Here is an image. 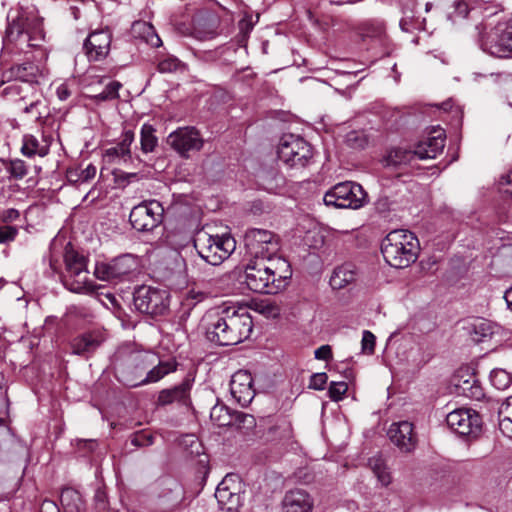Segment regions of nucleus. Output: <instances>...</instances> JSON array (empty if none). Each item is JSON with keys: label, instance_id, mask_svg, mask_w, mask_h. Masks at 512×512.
Segmentation results:
<instances>
[{"label": "nucleus", "instance_id": "f257e3e1", "mask_svg": "<svg viewBox=\"0 0 512 512\" xmlns=\"http://www.w3.org/2000/svg\"><path fill=\"white\" fill-rule=\"evenodd\" d=\"M205 321L207 339L220 346L241 343L250 336L253 328L249 313L234 307H224L209 313Z\"/></svg>", "mask_w": 512, "mask_h": 512}, {"label": "nucleus", "instance_id": "f03ea898", "mask_svg": "<svg viewBox=\"0 0 512 512\" xmlns=\"http://www.w3.org/2000/svg\"><path fill=\"white\" fill-rule=\"evenodd\" d=\"M292 276L286 259L250 260L245 269V284L256 293L277 294Z\"/></svg>", "mask_w": 512, "mask_h": 512}, {"label": "nucleus", "instance_id": "7ed1b4c3", "mask_svg": "<svg viewBox=\"0 0 512 512\" xmlns=\"http://www.w3.org/2000/svg\"><path fill=\"white\" fill-rule=\"evenodd\" d=\"M381 252L390 266L399 269L406 268L416 261L419 242L410 231L393 230L382 241Z\"/></svg>", "mask_w": 512, "mask_h": 512}, {"label": "nucleus", "instance_id": "20e7f679", "mask_svg": "<svg viewBox=\"0 0 512 512\" xmlns=\"http://www.w3.org/2000/svg\"><path fill=\"white\" fill-rule=\"evenodd\" d=\"M44 41L42 23L37 18H28L25 14H18L10 20L5 31L4 42L15 44L24 51L26 48L40 47Z\"/></svg>", "mask_w": 512, "mask_h": 512}, {"label": "nucleus", "instance_id": "39448f33", "mask_svg": "<svg viewBox=\"0 0 512 512\" xmlns=\"http://www.w3.org/2000/svg\"><path fill=\"white\" fill-rule=\"evenodd\" d=\"M65 272L62 275L63 285L74 293L87 294L95 290L89 280L86 258L72 247H66L64 254Z\"/></svg>", "mask_w": 512, "mask_h": 512}, {"label": "nucleus", "instance_id": "423d86ee", "mask_svg": "<svg viewBox=\"0 0 512 512\" xmlns=\"http://www.w3.org/2000/svg\"><path fill=\"white\" fill-rule=\"evenodd\" d=\"M278 158L291 168H305L313 160L314 151L303 137L292 133L283 134L277 148Z\"/></svg>", "mask_w": 512, "mask_h": 512}, {"label": "nucleus", "instance_id": "0eeeda50", "mask_svg": "<svg viewBox=\"0 0 512 512\" xmlns=\"http://www.w3.org/2000/svg\"><path fill=\"white\" fill-rule=\"evenodd\" d=\"M199 256L208 264L220 265L235 249V240L228 234H201L194 242Z\"/></svg>", "mask_w": 512, "mask_h": 512}, {"label": "nucleus", "instance_id": "6e6552de", "mask_svg": "<svg viewBox=\"0 0 512 512\" xmlns=\"http://www.w3.org/2000/svg\"><path fill=\"white\" fill-rule=\"evenodd\" d=\"M153 362V356L149 354L130 353L117 360L115 364L116 378L127 387L146 385V382H142V380Z\"/></svg>", "mask_w": 512, "mask_h": 512}, {"label": "nucleus", "instance_id": "1a4fd4ad", "mask_svg": "<svg viewBox=\"0 0 512 512\" xmlns=\"http://www.w3.org/2000/svg\"><path fill=\"white\" fill-rule=\"evenodd\" d=\"M247 253L252 260L283 259L278 256L280 250V238L272 231L265 229H249L244 236Z\"/></svg>", "mask_w": 512, "mask_h": 512}, {"label": "nucleus", "instance_id": "9d476101", "mask_svg": "<svg viewBox=\"0 0 512 512\" xmlns=\"http://www.w3.org/2000/svg\"><path fill=\"white\" fill-rule=\"evenodd\" d=\"M367 194L360 184L355 182H342L336 184L324 195L325 205L336 208L358 209L366 201Z\"/></svg>", "mask_w": 512, "mask_h": 512}, {"label": "nucleus", "instance_id": "9b49d317", "mask_svg": "<svg viewBox=\"0 0 512 512\" xmlns=\"http://www.w3.org/2000/svg\"><path fill=\"white\" fill-rule=\"evenodd\" d=\"M133 302L140 313L152 317L164 315L169 306L168 293L165 290L145 285L134 291Z\"/></svg>", "mask_w": 512, "mask_h": 512}, {"label": "nucleus", "instance_id": "f8f14e48", "mask_svg": "<svg viewBox=\"0 0 512 512\" xmlns=\"http://www.w3.org/2000/svg\"><path fill=\"white\" fill-rule=\"evenodd\" d=\"M481 47L488 54L504 58L512 53V18L499 22L489 32L483 35Z\"/></svg>", "mask_w": 512, "mask_h": 512}, {"label": "nucleus", "instance_id": "ddd939ff", "mask_svg": "<svg viewBox=\"0 0 512 512\" xmlns=\"http://www.w3.org/2000/svg\"><path fill=\"white\" fill-rule=\"evenodd\" d=\"M163 212L164 209L159 201H144L132 208L129 220L137 231H152L161 223Z\"/></svg>", "mask_w": 512, "mask_h": 512}, {"label": "nucleus", "instance_id": "4468645a", "mask_svg": "<svg viewBox=\"0 0 512 512\" xmlns=\"http://www.w3.org/2000/svg\"><path fill=\"white\" fill-rule=\"evenodd\" d=\"M242 485L237 474H227L218 484L215 498L219 508L226 512H236L242 504Z\"/></svg>", "mask_w": 512, "mask_h": 512}, {"label": "nucleus", "instance_id": "2eb2a0df", "mask_svg": "<svg viewBox=\"0 0 512 512\" xmlns=\"http://www.w3.org/2000/svg\"><path fill=\"white\" fill-rule=\"evenodd\" d=\"M137 267V258L131 254H124L110 262L97 263L94 274L99 280L112 281L133 273Z\"/></svg>", "mask_w": 512, "mask_h": 512}, {"label": "nucleus", "instance_id": "dca6fc26", "mask_svg": "<svg viewBox=\"0 0 512 512\" xmlns=\"http://www.w3.org/2000/svg\"><path fill=\"white\" fill-rule=\"evenodd\" d=\"M447 425L461 436L476 437L482 427L480 415L473 409L459 408L446 416Z\"/></svg>", "mask_w": 512, "mask_h": 512}, {"label": "nucleus", "instance_id": "f3484780", "mask_svg": "<svg viewBox=\"0 0 512 512\" xmlns=\"http://www.w3.org/2000/svg\"><path fill=\"white\" fill-rule=\"evenodd\" d=\"M167 142L184 158H188L190 152L200 151L204 145L200 132L190 126L180 127L171 132L168 135Z\"/></svg>", "mask_w": 512, "mask_h": 512}, {"label": "nucleus", "instance_id": "a211bd4d", "mask_svg": "<svg viewBox=\"0 0 512 512\" xmlns=\"http://www.w3.org/2000/svg\"><path fill=\"white\" fill-rule=\"evenodd\" d=\"M4 93L10 100L14 101L17 109L24 114L30 115L33 119L42 118V108H45L43 101L32 93L22 95L23 89L18 84H11L4 89Z\"/></svg>", "mask_w": 512, "mask_h": 512}, {"label": "nucleus", "instance_id": "6ab92c4d", "mask_svg": "<svg viewBox=\"0 0 512 512\" xmlns=\"http://www.w3.org/2000/svg\"><path fill=\"white\" fill-rule=\"evenodd\" d=\"M112 32L109 28L92 31L84 41L83 49L89 61L105 59L111 48Z\"/></svg>", "mask_w": 512, "mask_h": 512}, {"label": "nucleus", "instance_id": "aec40b11", "mask_svg": "<svg viewBox=\"0 0 512 512\" xmlns=\"http://www.w3.org/2000/svg\"><path fill=\"white\" fill-rule=\"evenodd\" d=\"M388 436L392 443L405 453L414 451L418 443L414 426L409 421H400L391 424L388 430Z\"/></svg>", "mask_w": 512, "mask_h": 512}, {"label": "nucleus", "instance_id": "412c9836", "mask_svg": "<svg viewBox=\"0 0 512 512\" xmlns=\"http://www.w3.org/2000/svg\"><path fill=\"white\" fill-rule=\"evenodd\" d=\"M230 392L235 401L241 406H247L251 403L255 396L251 373L245 370L235 372L231 377Z\"/></svg>", "mask_w": 512, "mask_h": 512}, {"label": "nucleus", "instance_id": "4be33fe9", "mask_svg": "<svg viewBox=\"0 0 512 512\" xmlns=\"http://www.w3.org/2000/svg\"><path fill=\"white\" fill-rule=\"evenodd\" d=\"M105 337L100 331H88L74 337L70 346L72 353L89 358L104 342Z\"/></svg>", "mask_w": 512, "mask_h": 512}, {"label": "nucleus", "instance_id": "5701e85b", "mask_svg": "<svg viewBox=\"0 0 512 512\" xmlns=\"http://www.w3.org/2000/svg\"><path fill=\"white\" fill-rule=\"evenodd\" d=\"M134 132L126 130L122 133L120 142L104 151L103 157L107 163H128L131 161V145L134 142Z\"/></svg>", "mask_w": 512, "mask_h": 512}, {"label": "nucleus", "instance_id": "b1692460", "mask_svg": "<svg viewBox=\"0 0 512 512\" xmlns=\"http://www.w3.org/2000/svg\"><path fill=\"white\" fill-rule=\"evenodd\" d=\"M193 381V379L186 377L179 385L161 390L158 394L157 403L162 406L172 404L173 402L188 405L190 403V391Z\"/></svg>", "mask_w": 512, "mask_h": 512}, {"label": "nucleus", "instance_id": "393cba45", "mask_svg": "<svg viewBox=\"0 0 512 512\" xmlns=\"http://www.w3.org/2000/svg\"><path fill=\"white\" fill-rule=\"evenodd\" d=\"M313 506V498L303 489L287 491L282 500L283 512H312Z\"/></svg>", "mask_w": 512, "mask_h": 512}, {"label": "nucleus", "instance_id": "a878e982", "mask_svg": "<svg viewBox=\"0 0 512 512\" xmlns=\"http://www.w3.org/2000/svg\"><path fill=\"white\" fill-rule=\"evenodd\" d=\"M435 135L428 137L427 140L420 142L416 146V154L418 159H433L445 146V133L443 129L434 131Z\"/></svg>", "mask_w": 512, "mask_h": 512}, {"label": "nucleus", "instance_id": "bb28decb", "mask_svg": "<svg viewBox=\"0 0 512 512\" xmlns=\"http://www.w3.org/2000/svg\"><path fill=\"white\" fill-rule=\"evenodd\" d=\"M455 387L458 394L472 400H481L485 396L484 389L473 374L467 375L466 379H464L463 376L458 375L455 381Z\"/></svg>", "mask_w": 512, "mask_h": 512}, {"label": "nucleus", "instance_id": "cd10ccee", "mask_svg": "<svg viewBox=\"0 0 512 512\" xmlns=\"http://www.w3.org/2000/svg\"><path fill=\"white\" fill-rule=\"evenodd\" d=\"M49 146L50 144L44 136H42L40 141L36 136L26 134L22 139L21 153L26 157H33L35 155L44 157L49 153Z\"/></svg>", "mask_w": 512, "mask_h": 512}, {"label": "nucleus", "instance_id": "c85d7f7f", "mask_svg": "<svg viewBox=\"0 0 512 512\" xmlns=\"http://www.w3.org/2000/svg\"><path fill=\"white\" fill-rule=\"evenodd\" d=\"M355 279V267L352 264L346 263L333 270L329 283L334 290H340L354 282Z\"/></svg>", "mask_w": 512, "mask_h": 512}, {"label": "nucleus", "instance_id": "c756f323", "mask_svg": "<svg viewBox=\"0 0 512 512\" xmlns=\"http://www.w3.org/2000/svg\"><path fill=\"white\" fill-rule=\"evenodd\" d=\"M10 75L15 80L25 83H37L41 76V70L32 62H24L22 64L14 65L10 68Z\"/></svg>", "mask_w": 512, "mask_h": 512}, {"label": "nucleus", "instance_id": "7c9ffc66", "mask_svg": "<svg viewBox=\"0 0 512 512\" xmlns=\"http://www.w3.org/2000/svg\"><path fill=\"white\" fill-rule=\"evenodd\" d=\"M415 159H418L416 148L411 150L406 147L399 146L390 149L385 160L387 166L401 167L412 163Z\"/></svg>", "mask_w": 512, "mask_h": 512}, {"label": "nucleus", "instance_id": "2f4dec72", "mask_svg": "<svg viewBox=\"0 0 512 512\" xmlns=\"http://www.w3.org/2000/svg\"><path fill=\"white\" fill-rule=\"evenodd\" d=\"M358 30L363 38L383 40L386 37V24L381 19L365 20L359 25Z\"/></svg>", "mask_w": 512, "mask_h": 512}, {"label": "nucleus", "instance_id": "473e14b6", "mask_svg": "<svg viewBox=\"0 0 512 512\" xmlns=\"http://www.w3.org/2000/svg\"><path fill=\"white\" fill-rule=\"evenodd\" d=\"M64 512H84L85 504L81 494L73 488H65L60 495Z\"/></svg>", "mask_w": 512, "mask_h": 512}, {"label": "nucleus", "instance_id": "72a5a7b5", "mask_svg": "<svg viewBox=\"0 0 512 512\" xmlns=\"http://www.w3.org/2000/svg\"><path fill=\"white\" fill-rule=\"evenodd\" d=\"M177 362L173 359L167 361H159V363L149 369L142 382H146V384L156 383L164 378L166 375L176 371Z\"/></svg>", "mask_w": 512, "mask_h": 512}, {"label": "nucleus", "instance_id": "f704fd0d", "mask_svg": "<svg viewBox=\"0 0 512 512\" xmlns=\"http://www.w3.org/2000/svg\"><path fill=\"white\" fill-rule=\"evenodd\" d=\"M162 498L166 504L176 506L180 504L184 498V489L180 483L175 480H166L163 482Z\"/></svg>", "mask_w": 512, "mask_h": 512}, {"label": "nucleus", "instance_id": "c9c22d12", "mask_svg": "<svg viewBox=\"0 0 512 512\" xmlns=\"http://www.w3.org/2000/svg\"><path fill=\"white\" fill-rule=\"evenodd\" d=\"M499 428L504 435L512 438V398H507L498 411Z\"/></svg>", "mask_w": 512, "mask_h": 512}, {"label": "nucleus", "instance_id": "e433bc0d", "mask_svg": "<svg viewBox=\"0 0 512 512\" xmlns=\"http://www.w3.org/2000/svg\"><path fill=\"white\" fill-rule=\"evenodd\" d=\"M234 413H231L229 408L223 404H216L210 411L211 421L218 427H227L233 425Z\"/></svg>", "mask_w": 512, "mask_h": 512}, {"label": "nucleus", "instance_id": "4c0bfd02", "mask_svg": "<svg viewBox=\"0 0 512 512\" xmlns=\"http://www.w3.org/2000/svg\"><path fill=\"white\" fill-rule=\"evenodd\" d=\"M155 128L153 125L145 123L140 131V144L143 153L153 152L158 144V138L155 135Z\"/></svg>", "mask_w": 512, "mask_h": 512}, {"label": "nucleus", "instance_id": "58836bf2", "mask_svg": "<svg viewBox=\"0 0 512 512\" xmlns=\"http://www.w3.org/2000/svg\"><path fill=\"white\" fill-rule=\"evenodd\" d=\"M9 178L14 180H22L28 175L29 166L27 163L19 158L6 160L3 162Z\"/></svg>", "mask_w": 512, "mask_h": 512}, {"label": "nucleus", "instance_id": "ea45409f", "mask_svg": "<svg viewBox=\"0 0 512 512\" xmlns=\"http://www.w3.org/2000/svg\"><path fill=\"white\" fill-rule=\"evenodd\" d=\"M269 434L272 435L275 440H289L293 436L292 424L286 418H281L269 428Z\"/></svg>", "mask_w": 512, "mask_h": 512}, {"label": "nucleus", "instance_id": "a19ab883", "mask_svg": "<svg viewBox=\"0 0 512 512\" xmlns=\"http://www.w3.org/2000/svg\"><path fill=\"white\" fill-rule=\"evenodd\" d=\"M97 169L93 164H89L85 169H71L67 171L69 182L83 184L91 181L96 175Z\"/></svg>", "mask_w": 512, "mask_h": 512}, {"label": "nucleus", "instance_id": "79ce46f5", "mask_svg": "<svg viewBox=\"0 0 512 512\" xmlns=\"http://www.w3.org/2000/svg\"><path fill=\"white\" fill-rule=\"evenodd\" d=\"M491 384L498 390H505L512 383V374L504 369L495 368L490 373Z\"/></svg>", "mask_w": 512, "mask_h": 512}, {"label": "nucleus", "instance_id": "37998d69", "mask_svg": "<svg viewBox=\"0 0 512 512\" xmlns=\"http://www.w3.org/2000/svg\"><path fill=\"white\" fill-rule=\"evenodd\" d=\"M122 87V84L118 81H112L108 83L103 91L100 93L91 96V98L95 102H104V101H111L115 100L119 97V90Z\"/></svg>", "mask_w": 512, "mask_h": 512}, {"label": "nucleus", "instance_id": "c03bdc74", "mask_svg": "<svg viewBox=\"0 0 512 512\" xmlns=\"http://www.w3.org/2000/svg\"><path fill=\"white\" fill-rule=\"evenodd\" d=\"M233 425L241 430H251L256 426L255 417L245 412H234Z\"/></svg>", "mask_w": 512, "mask_h": 512}, {"label": "nucleus", "instance_id": "a18cd8bd", "mask_svg": "<svg viewBox=\"0 0 512 512\" xmlns=\"http://www.w3.org/2000/svg\"><path fill=\"white\" fill-rule=\"evenodd\" d=\"M218 36L217 27L212 23H206L202 27L195 28L194 37L200 41H208Z\"/></svg>", "mask_w": 512, "mask_h": 512}, {"label": "nucleus", "instance_id": "49530a36", "mask_svg": "<svg viewBox=\"0 0 512 512\" xmlns=\"http://www.w3.org/2000/svg\"><path fill=\"white\" fill-rule=\"evenodd\" d=\"M347 390L348 385L346 382H331L328 388L329 398L334 402L341 401Z\"/></svg>", "mask_w": 512, "mask_h": 512}, {"label": "nucleus", "instance_id": "de8ad7c7", "mask_svg": "<svg viewBox=\"0 0 512 512\" xmlns=\"http://www.w3.org/2000/svg\"><path fill=\"white\" fill-rule=\"evenodd\" d=\"M181 66V61L174 57L168 56L159 61L157 65V69L160 73H172L179 69Z\"/></svg>", "mask_w": 512, "mask_h": 512}, {"label": "nucleus", "instance_id": "09e8293b", "mask_svg": "<svg viewBox=\"0 0 512 512\" xmlns=\"http://www.w3.org/2000/svg\"><path fill=\"white\" fill-rule=\"evenodd\" d=\"M19 234V228L13 225L0 226V244H10Z\"/></svg>", "mask_w": 512, "mask_h": 512}, {"label": "nucleus", "instance_id": "8fccbe9b", "mask_svg": "<svg viewBox=\"0 0 512 512\" xmlns=\"http://www.w3.org/2000/svg\"><path fill=\"white\" fill-rule=\"evenodd\" d=\"M375 341L376 338L374 334L368 330H364L361 341L363 353L373 354L375 350Z\"/></svg>", "mask_w": 512, "mask_h": 512}, {"label": "nucleus", "instance_id": "3c124183", "mask_svg": "<svg viewBox=\"0 0 512 512\" xmlns=\"http://www.w3.org/2000/svg\"><path fill=\"white\" fill-rule=\"evenodd\" d=\"M328 376L325 372L314 373L310 377L309 388L314 390H323L327 383Z\"/></svg>", "mask_w": 512, "mask_h": 512}, {"label": "nucleus", "instance_id": "603ef678", "mask_svg": "<svg viewBox=\"0 0 512 512\" xmlns=\"http://www.w3.org/2000/svg\"><path fill=\"white\" fill-rule=\"evenodd\" d=\"M95 507L98 512H106L108 508L107 494L106 492L99 488L96 490L94 495Z\"/></svg>", "mask_w": 512, "mask_h": 512}, {"label": "nucleus", "instance_id": "864d4df0", "mask_svg": "<svg viewBox=\"0 0 512 512\" xmlns=\"http://www.w3.org/2000/svg\"><path fill=\"white\" fill-rule=\"evenodd\" d=\"M254 24L251 17H245L238 23L239 33L243 40L247 39L250 32L253 30Z\"/></svg>", "mask_w": 512, "mask_h": 512}, {"label": "nucleus", "instance_id": "5fc2aeb1", "mask_svg": "<svg viewBox=\"0 0 512 512\" xmlns=\"http://www.w3.org/2000/svg\"><path fill=\"white\" fill-rule=\"evenodd\" d=\"M131 443L137 447L149 446V445L153 444V437L151 434H147V433H143V432L136 433L132 437Z\"/></svg>", "mask_w": 512, "mask_h": 512}, {"label": "nucleus", "instance_id": "6e6d98bb", "mask_svg": "<svg viewBox=\"0 0 512 512\" xmlns=\"http://www.w3.org/2000/svg\"><path fill=\"white\" fill-rule=\"evenodd\" d=\"M144 28L147 32L146 42L152 47H159L162 45L160 37L155 33L153 26L144 24Z\"/></svg>", "mask_w": 512, "mask_h": 512}, {"label": "nucleus", "instance_id": "4d7b16f0", "mask_svg": "<svg viewBox=\"0 0 512 512\" xmlns=\"http://www.w3.org/2000/svg\"><path fill=\"white\" fill-rule=\"evenodd\" d=\"M315 358L318 360H329L332 358V350L329 345H322L314 352Z\"/></svg>", "mask_w": 512, "mask_h": 512}, {"label": "nucleus", "instance_id": "13d9d810", "mask_svg": "<svg viewBox=\"0 0 512 512\" xmlns=\"http://www.w3.org/2000/svg\"><path fill=\"white\" fill-rule=\"evenodd\" d=\"M20 217V212L17 209L9 208L2 212L1 219L5 223L13 222Z\"/></svg>", "mask_w": 512, "mask_h": 512}, {"label": "nucleus", "instance_id": "bf43d9fd", "mask_svg": "<svg viewBox=\"0 0 512 512\" xmlns=\"http://www.w3.org/2000/svg\"><path fill=\"white\" fill-rule=\"evenodd\" d=\"M375 476L381 482V484L384 486H387L391 483L392 477H391V474H390L387 466H385L384 468H382L381 470L376 472Z\"/></svg>", "mask_w": 512, "mask_h": 512}, {"label": "nucleus", "instance_id": "052dcab7", "mask_svg": "<svg viewBox=\"0 0 512 512\" xmlns=\"http://www.w3.org/2000/svg\"><path fill=\"white\" fill-rule=\"evenodd\" d=\"M206 297H207V293H205L203 291H197V290L192 289L187 293L186 300L193 301L192 304L194 305L198 302L203 301Z\"/></svg>", "mask_w": 512, "mask_h": 512}, {"label": "nucleus", "instance_id": "680f3d73", "mask_svg": "<svg viewBox=\"0 0 512 512\" xmlns=\"http://www.w3.org/2000/svg\"><path fill=\"white\" fill-rule=\"evenodd\" d=\"M40 512H60V509L54 501L46 499L40 506Z\"/></svg>", "mask_w": 512, "mask_h": 512}, {"label": "nucleus", "instance_id": "e2e57ef3", "mask_svg": "<svg viewBox=\"0 0 512 512\" xmlns=\"http://www.w3.org/2000/svg\"><path fill=\"white\" fill-rule=\"evenodd\" d=\"M369 466L375 474L386 466L384 460L381 457H372L369 459Z\"/></svg>", "mask_w": 512, "mask_h": 512}, {"label": "nucleus", "instance_id": "0e129e2a", "mask_svg": "<svg viewBox=\"0 0 512 512\" xmlns=\"http://www.w3.org/2000/svg\"><path fill=\"white\" fill-rule=\"evenodd\" d=\"M455 12L460 17H467L469 14L468 4L464 1H458L455 3Z\"/></svg>", "mask_w": 512, "mask_h": 512}, {"label": "nucleus", "instance_id": "69168bd1", "mask_svg": "<svg viewBox=\"0 0 512 512\" xmlns=\"http://www.w3.org/2000/svg\"><path fill=\"white\" fill-rule=\"evenodd\" d=\"M56 94L61 101H65L70 97L71 92L66 84H61L57 87Z\"/></svg>", "mask_w": 512, "mask_h": 512}, {"label": "nucleus", "instance_id": "338daca9", "mask_svg": "<svg viewBox=\"0 0 512 512\" xmlns=\"http://www.w3.org/2000/svg\"><path fill=\"white\" fill-rule=\"evenodd\" d=\"M475 332L481 333V336L486 337L488 334H490V327L489 324L486 322H480L478 325H475Z\"/></svg>", "mask_w": 512, "mask_h": 512}, {"label": "nucleus", "instance_id": "774afa93", "mask_svg": "<svg viewBox=\"0 0 512 512\" xmlns=\"http://www.w3.org/2000/svg\"><path fill=\"white\" fill-rule=\"evenodd\" d=\"M490 77L493 82L502 83V82H506L507 80H509L511 75L505 74V73H497V74H491Z\"/></svg>", "mask_w": 512, "mask_h": 512}]
</instances>
